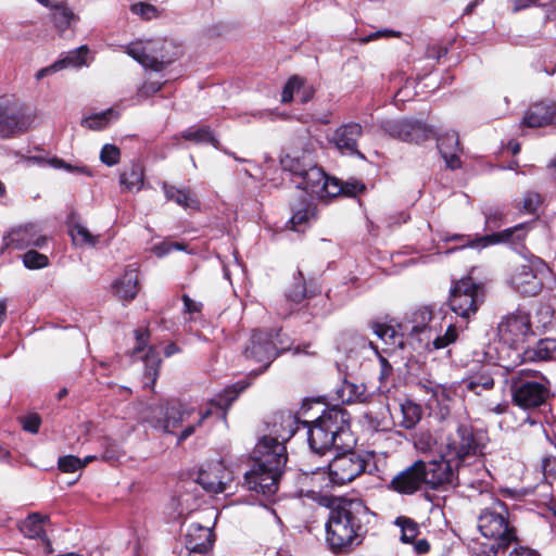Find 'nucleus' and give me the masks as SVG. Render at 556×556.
Masks as SVG:
<instances>
[{
  "label": "nucleus",
  "mask_w": 556,
  "mask_h": 556,
  "mask_svg": "<svg viewBox=\"0 0 556 556\" xmlns=\"http://www.w3.org/2000/svg\"><path fill=\"white\" fill-rule=\"evenodd\" d=\"M181 137L194 143H210L214 148L222 150L219 141L207 126H191L181 132Z\"/></svg>",
  "instance_id": "obj_38"
},
{
  "label": "nucleus",
  "mask_w": 556,
  "mask_h": 556,
  "mask_svg": "<svg viewBox=\"0 0 556 556\" xmlns=\"http://www.w3.org/2000/svg\"><path fill=\"white\" fill-rule=\"evenodd\" d=\"M381 129L390 137L408 143H422L433 136V130L425 123L413 119H387Z\"/></svg>",
  "instance_id": "obj_16"
},
{
  "label": "nucleus",
  "mask_w": 556,
  "mask_h": 556,
  "mask_svg": "<svg viewBox=\"0 0 556 556\" xmlns=\"http://www.w3.org/2000/svg\"><path fill=\"white\" fill-rule=\"evenodd\" d=\"M273 338V331L254 330L252 332L244 348L243 356L247 361L260 364V367L251 369L250 374L257 376L264 372L274 361L277 352Z\"/></svg>",
  "instance_id": "obj_14"
},
{
  "label": "nucleus",
  "mask_w": 556,
  "mask_h": 556,
  "mask_svg": "<svg viewBox=\"0 0 556 556\" xmlns=\"http://www.w3.org/2000/svg\"><path fill=\"white\" fill-rule=\"evenodd\" d=\"M47 243V238L39 233L35 225H25L12 229L3 237L0 253L5 249L23 250L28 247L42 248Z\"/></svg>",
  "instance_id": "obj_21"
},
{
  "label": "nucleus",
  "mask_w": 556,
  "mask_h": 556,
  "mask_svg": "<svg viewBox=\"0 0 556 556\" xmlns=\"http://www.w3.org/2000/svg\"><path fill=\"white\" fill-rule=\"evenodd\" d=\"M28 129V119L23 106L10 100L0 101V136L4 139Z\"/></svg>",
  "instance_id": "obj_19"
},
{
  "label": "nucleus",
  "mask_w": 556,
  "mask_h": 556,
  "mask_svg": "<svg viewBox=\"0 0 556 556\" xmlns=\"http://www.w3.org/2000/svg\"><path fill=\"white\" fill-rule=\"evenodd\" d=\"M363 136V127L358 123H346L338 127L331 138L330 142L341 152L350 155H364L358 151V139Z\"/></svg>",
  "instance_id": "obj_23"
},
{
  "label": "nucleus",
  "mask_w": 556,
  "mask_h": 556,
  "mask_svg": "<svg viewBox=\"0 0 556 556\" xmlns=\"http://www.w3.org/2000/svg\"><path fill=\"white\" fill-rule=\"evenodd\" d=\"M551 123H556V103H535L523 116V124L528 127H542Z\"/></svg>",
  "instance_id": "obj_30"
},
{
  "label": "nucleus",
  "mask_w": 556,
  "mask_h": 556,
  "mask_svg": "<svg viewBox=\"0 0 556 556\" xmlns=\"http://www.w3.org/2000/svg\"><path fill=\"white\" fill-rule=\"evenodd\" d=\"M48 520V516L41 515L40 513H33L21 521L18 529L25 538L39 539L49 545L50 541L43 529V523Z\"/></svg>",
  "instance_id": "obj_32"
},
{
  "label": "nucleus",
  "mask_w": 556,
  "mask_h": 556,
  "mask_svg": "<svg viewBox=\"0 0 556 556\" xmlns=\"http://www.w3.org/2000/svg\"><path fill=\"white\" fill-rule=\"evenodd\" d=\"M482 214L484 216V230L494 231L501 228L507 212L504 205L495 204L483 206Z\"/></svg>",
  "instance_id": "obj_39"
},
{
  "label": "nucleus",
  "mask_w": 556,
  "mask_h": 556,
  "mask_svg": "<svg viewBox=\"0 0 556 556\" xmlns=\"http://www.w3.org/2000/svg\"><path fill=\"white\" fill-rule=\"evenodd\" d=\"M119 185L123 191L138 192L144 185V167L138 161L125 165L119 173Z\"/></svg>",
  "instance_id": "obj_31"
},
{
  "label": "nucleus",
  "mask_w": 556,
  "mask_h": 556,
  "mask_svg": "<svg viewBox=\"0 0 556 556\" xmlns=\"http://www.w3.org/2000/svg\"><path fill=\"white\" fill-rule=\"evenodd\" d=\"M89 48L85 45L73 49L56 60V67L61 70L73 67L79 68L88 65Z\"/></svg>",
  "instance_id": "obj_37"
},
{
  "label": "nucleus",
  "mask_w": 556,
  "mask_h": 556,
  "mask_svg": "<svg viewBox=\"0 0 556 556\" xmlns=\"http://www.w3.org/2000/svg\"><path fill=\"white\" fill-rule=\"evenodd\" d=\"M437 144L447 168L455 170L462 167V161L459 159L462 148L457 132L451 131L439 136L437 138Z\"/></svg>",
  "instance_id": "obj_27"
},
{
  "label": "nucleus",
  "mask_w": 556,
  "mask_h": 556,
  "mask_svg": "<svg viewBox=\"0 0 556 556\" xmlns=\"http://www.w3.org/2000/svg\"><path fill=\"white\" fill-rule=\"evenodd\" d=\"M484 301V288L471 277L458 280L451 290L450 306L458 316L468 319Z\"/></svg>",
  "instance_id": "obj_12"
},
{
  "label": "nucleus",
  "mask_w": 556,
  "mask_h": 556,
  "mask_svg": "<svg viewBox=\"0 0 556 556\" xmlns=\"http://www.w3.org/2000/svg\"><path fill=\"white\" fill-rule=\"evenodd\" d=\"M231 480V472L220 462L210 464L207 468L200 469L195 478V482L204 491L214 494L226 491L227 484Z\"/></svg>",
  "instance_id": "obj_22"
},
{
  "label": "nucleus",
  "mask_w": 556,
  "mask_h": 556,
  "mask_svg": "<svg viewBox=\"0 0 556 556\" xmlns=\"http://www.w3.org/2000/svg\"><path fill=\"white\" fill-rule=\"evenodd\" d=\"M334 458L326 466L328 476L332 483L343 485L352 482L359 475L365 472L368 465L367 459L352 451V448L341 450Z\"/></svg>",
  "instance_id": "obj_13"
},
{
  "label": "nucleus",
  "mask_w": 556,
  "mask_h": 556,
  "mask_svg": "<svg viewBox=\"0 0 556 556\" xmlns=\"http://www.w3.org/2000/svg\"><path fill=\"white\" fill-rule=\"evenodd\" d=\"M292 216L286 224V230L290 229L304 233L311 223L317 218V207L307 194H300L298 200L290 204Z\"/></svg>",
  "instance_id": "obj_20"
},
{
  "label": "nucleus",
  "mask_w": 556,
  "mask_h": 556,
  "mask_svg": "<svg viewBox=\"0 0 556 556\" xmlns=\"http://www.w3.org/2000/svg\"><path fill=\"white\" fill-rule=\"evenodd\" d=\"M294 280L295 282L292 286V288H290L286 292L287 299H289L292 302L299 303L306 296H313L320 291L319 288L317 287H314L313 289H307L303 274L300 270L298 271V277H295Z\"/></svg>",
  "instance_id": "obj_44"
},
{
  "label": "nucleus",
  "mask_w": 556,
  "mask_h": 556,
  "mask_svg": "<svg viewBox=\"0 0 556 556\" xmlns=\"http://www.w3.org/2000/svg\"><path fill=\"white\" fill-rule=\"evenodd\" d=\"M424 460H415L410 466L396 472L387 484V489L400 495H413L424 489Z\"/></svg>",
  "instance_id": "obj_18"
},
{
  "label": "nucleus",
  "mask_w": 556,
  "mask_h": 556,
  "mask_svg": "<svg viewBox=\"0 0 556 556\" xmlns=\"http://www.w3.org/2000/svg\"><path fill=\"white\" fill-rule=\"evenodd\" d=\"M556 359V339L544 338L539 340L533 348H526L522 353H516L514 365L525 362Z\"/></svg>",
  "instance_id": "obj_26"
},
{
  "label": "nucleus",
  "mask_w": 556,
  "mask_h": 556,
  "mask_svg": "<svg viewBox=\"0 0 556 556\" xmlns=\"http://www.w3.org/2000/svg\"><path fill=\"white\" fill-rule=\"evenodd\" d=\"M248 383L239 381L236 384L225 389L223 394H219L210 402V407L200 413V417L197 424L186 427L178 437V441L181 442L192 435L195 429L200 427L205 419L216 414L218 417L226 420V410L238 397V395L248 388Z\"/></svg>",
  "instance_id": "obj_17"
},
{
  "label": "nucleus",
  "mask_w": 556,
  "mask_h": 556,
  "mask_svg": "<svg viewBox=\"0 0 556 556\" xmlns=\"http://www.w3.org/2000/svg\"><path fill=\"white\" fill-rule=\"evenodd\" d=\"M458 339V330L454 325H448L443 334L431 332V339L426 340L428 351L442 350L456 342Z\"/></svg>",
  "instance_id": "obj_41"
},
{
  "label": "nucleus",
  "mask_w": 556,
  "mask_h": 556,
  "mask_svg": "<svg viewBox=\"0 0 556 556\" xmlns=\"http://www.w3.org/2000/svg\"><path fill=\"white\" fill-rule=\"evenodd\" d=\"M447 53V49L445 47L439 45H432L427 48L426 56L428 59L435 60L439 62L442 58H444Z\"/></svg>",
  "instance_id": "obj_64"
},
{
  "label": "nucleus",
  "mask_w": 556,
  "mask_h": 556,
  "mask_svg": "<svg viewBox=\"0 0 556 556\" xmlns=\"http://www.w3.org/2000/svg\"><path fill=\"white\" fill-rule=\"evenodd\" d=\"M278 434L273 429L268 434H264L256 443L253 457V468L245 472L244 483L248 489L258 493L262 498L261 506L277 517L276 493L278 491Z\"/></svg>",
  "instance_id": "obj_2"
},
{
  "label": "nucleus",
  "mask_w": 556,
  "mask_h": 556,
  "mask_svg": "<svg viewBox=\"0 0 556 556\" xmlns=\"http://www.w3.org/2000/svg\"><path fill=\"white\" fill-rule=\"evenodd\" d=\"M187 551L207 553L213 546V532L210 527L191 523L185 535Z\"/></svg>",
  "instance_id": "obj_28"
},
{
  "label": "nucleus",
  "mask_w": 556,
  "mask_h": 556,
  "mask_svg": "<svg viewBox=\"0 0 556 556\" xmlns=\"http://www.w3.org/2000/svg\"><path fill=\"white\" fill-rule=\"evenodd\" d=\"M514 289L528 296L536 295L543 288L542 279L538 276V270L532 264H523L517 267L511 277Z\"/></svg>",
  "instance_id": "obj_25"
},
{
  "label": "nucleus",
  "mask_w": 556,
  "mask_h": 556,
  "mask_svg": "<svg viewBox=\"0 0 556 556\" xmlns=\"http://www.w3.org/2000/svg\"><path fill=\"white\" fill-rule=\"evenodd\" d=\"M162 85L160 81H146L138 88L137 96L143 99L149 98L160 91Z\"/></svg>",
  "instance_id": "obj_61"
},
{
  "label": "nucleus",
  "mask_w": 556,
  "mask_h": 556,
  "mask_svg": "<svg viewBox=\"0 0 556 556\" xmlns=\"http://www.w3.org/2000/svg\"><path fill=\"white\" fill-rule=\"evenodd\" d=\"M130 11L134 14L139 15L142 20H146V21H150V20L156 17V15H157L156 8L152 4L144 3V2L134 3L130 7Z\"/></svg>",
  "instance_id": "obj_56"
},
{
  "label": "nucleus",
  "mask_w": 556,
  "mask_h": 556,
  "mask_svg": "<svg viewBox=\"0 0 556 556\" xmlns=\"http://www.w3.org/2000/svg\"><path fill=\"white\" fill-rule=\"evenodd\" d=\"M41 418L38 414H29L22 418V427L25 431L37 433L39 431Z\"/></svg>",
  "instance_id": "obj_60"
},
{
  "label": "nucleus",
  "mask_w": 556,
  "mask_h": 556,
  "mask_svg": "<svg viewBox=\"0 0 556 556\" xmlns=\"http://www.w3.org/2000/svg\"><path fill=\"white\" fill-rule=\"evenodd\" d=\"M312 404H320L319 400L306 399L300 409L292 414L291 410L280 413V438L289 440L298 431L300 426L307 428V442L311 452L306 454L311 459L323 456L331 450L352 448L355 440L350 430L349 413L338 406L327 408L312 424L302 420Z\"/></svg>",
  "instance_id": "obj_1"
},
{
  "label": "nucleus",
  "mask_w": 556,
  "mask_h": 556,
  "mask_svg": "<svg viewBox=\"0 0 556 556\" xmlns=\"http://www.w3.org/2000/svg\"><path fill=\"white\" fill-rule=\"evenodd\" d=\"M23 264L29 269H40L48 266L49 260L45 254L29 250L23 255Z\"/></svg>",
  "instance_id": "obj_53"
},
{
  "label": "nucleus",
  "mask_w": 556,
  "mask_h": 556,
  "mask_svg": "<svg viewBox=\"0 0 556 556\" xmlns=\"http://www.w3.org/2000/svg\"><path fill=\"white\" fill-rule=\"evenodd\" d=\"M513 403L523 409L545 404L551 395L549 381L539 371L519 370L509 378Z\"/></svg>",
  "instance_id": "obj_7"
},
{
  "label": "nucleus",
  "mask_w": 556,
  "mask_h": 556,
  "mask_svg": "<svg viewBox=\"0 0 556 556\" xmlns=\"http://www.w3.org/2000/svg\"><path fill=\"white\" fill-rule=\"evenodd\" d=\"M175 203L184 208L200 210V201L188 189H184Z\"/></svg>",
  "instance_id": "obj_58"
},
{
  "label": "nucleus",
  "mask_w": 556,
  "mask_h": 556,
  "mask_svg": "<svg viewBox=\"0 0 556 556\" xmlns=\"http://www.w3.org/2000/svg\"><path fill=\"white\" fill-rule=\"evenodd\" d=\"M534 336L531 325V316L528 312L517 308L505 315L497 325V337L503 349L507 350L506 357L509 361L503 367H514L516 353L526 350L528 339Z\"/></svg>",
  "instance_id": "obj_8"
},
{
  "label": "nucleus",
  "mask_w": 556,
  "mask_h": 556,
  "mask_svg": "<svg viewBox=\"0 0 556 556\" xmlns=\"http://www.w3.org/2000/svg\"><path fill=\"white\" fill-rule=\"evenodd\" d=\"M320 190V199L325 197H336L340 193H343V185L340 184L337 179L329 177L327 174L321 184Z\"/></svg>",
  "instance_id": "obj_54"
},
{
  "label": "nucleus",
  "mask_w": 556,
  "mask_h": 556,
  "mask_svg": "<svg viewBox=\"0 0 556 556\" xmlns=\"http://www.w3.org/2000/svg\"><path fill=\"white\" fill-rule=\"evenodd\" d=\"M181 300L184 302V313L193 314L200 313L202 309V303L193 301L188 294H182Z\"/></svg>",
  "instance_id": "obj_63"
},
{
  "label": "nucleus",
  "mask_w": 556,
  "mask_h": 556,
  "mask_svg": "<svg viewBox=\"0 0 556 556\" xmlns=\"http://www.w3.org/2000/svg\"><path fill=\"white\" fill-rule=\"evenodd\" d=\"M369 509L361 500H340L326 522V541L331 551L345 552L362 542L367 532Z\"/></svg>",
  "instance_id": "obj_3"
},
{
  "label": "nucleus",
  "mask_w": 556,
  "mask_h": 556,
  "mask_svg": "<svg viewBox=\"0 0 556 556\" xmlns=\"http://www.w3.org/2000/svg\"><path fill=\"white\" fill-rule=\"evenodd\" d=\"M325 176L321 167L305 157L287 155L280 159V180L290 181L302 191L300 194H307L312 200L314 197H320Z\"/></svg>",
  "instance_id": "obj_9"
},
{
  "label": "nucleus",
  "mask_w": 556,
  "mask_h": 556,
  "mask_svg": "<svg viewBox=\"0 0 556 556\" xmlns=\"http://www.w3.org/2000/svg\"><path fill=\"white\" fill-rule=\"evenodd\" d=\"M121 152L114 144H104L100 152V160L108 166L116 165L119 162Z\"/></svg>",
  "instance_id": "obj_55"
},
{
  "label": "nucleus",
  "mask_w": 556,
  "mask_h": 556,
  "mask_svg": "<svg viewBox=\"0 0 556 556\" xmlns=\"http://www.w3.org/2000/svg\"><path fill=\"white\" fill-rule=\"evenodd\" d=\"M485 433L470 425L457 424L446 430L440 439V453L459 466L483 453Z\"/></svg>",
  "instance_id": "obj_5"
},
{
  "label": "nucleus",
  "mask_w": 556,
  "mask_h": 556,
  "mask_svg": "<svg viewBox=\"0 0 556 556\" xmlns=\"http://www.w3.org/2000/svg\"><path fill=\"white\" fill-rule=\"evenodd\" d=\"M50 8L52 9L53 24L60 31L66 30L78 21V16L64 3L50 4Z\"/></svg>",
  "instance_id": "obj_40"
},
{
  "label": "nucleus",
  "mask_w": 556,
  "mask_h": 556,
  "mask_svg": "<svg viewBox=\"0 0 556 556\" xmlns=\"http://www.w3.org/2000/svg\"><path fill=\"white\" fill-rule=\"evenodd\" d=\"M531 227H532V223H521L514 227L506 228L502 231L483 235V236L479 237V239L477 241H475V244L482 245L483 249L489 245H495V244H501V243H510L511 244V243H515L514 236L516 232H518V230H520L522 228H531Z\"/></svg>",
  "instance_id": "obj_35"
},
{
  "label": "nucleus",
  "mask_w": 556,
  "mask_h": 556,
  "mask_svg": "<svg viewBox=\"0 0 556 556\" xmlns=\"http://www.w3.org/2000/svg\"><path fill=\"white\" fill-rule=\"evenodd\" d=\"M70 235L75 245L94 247L99 237L92 235L86 226L80 223H74L70 226Z\"/></svg>",
  "instance_id": "obj_45"
},
{
  "label": "nucleus",
  "mask_w": 556,
  "mask_h": 556,
  "mask_svg": "<svg viewBox=\"0 0 556 556\" xmlns=\"http://www.w3.org/2000/svg\"><path fill=\"white\" fill-rule=\"evenodd\" d=\"M144 366H146V377L151 379V383L153 384L157 375L159 367L161 364V358L159 352L155 348L150 346L143 357Z\"/></svg>",
  "instance_id": "obj_49"
},
{
  "label": "nucleus",
  "mask_w": 556,
  "mask_h": 556,
  "mask_svg": "<svg viewBox=\"0 0 556 556\" xmlns=\"http://www.w3.org/2000/svg\"><path fill=\"white\" fill-rule=\"evenodd\" d=\"M280 486L283 489L285 497H301L304 494L314 492L312 486L313 476L325 469V465H315L311 458L304 455L300 463L289 457L286 446L280 444Z\"/></svg>",
  "instance_id": "obj_6"
},
{
  "label": "nucleus",
  "mask_w": 556,
  "mask_h": 556,
  "mask_svg": "<svg viewBox=\"0 0 556 556\" xmlns=\"http://www.w3.org/2000/svg\"><path fill=\"white\" fill-rule=\"evenodd\" d=\"M451 458L443 457L431 462H424L425 482L431 489L456 488L460 484L472 485V482L466 479V466L453 465Z\"/></svg>",
  "instance_id": "obj_11"
},
{
  "label": "nucleus",
  "mask_w": 556,
  "mask_h": 556,
  "mask_svg": "<svg viewBox=\"0 0 556 556\" xmlns=\"http://www.w3.org/2000/svg\"><path fill=\"white\" fill-rule=\"evenodd\" d=\"M402 420L400 426L404 429H413L421 419V406L412 402L405 401L401 404Z\"/></svg>",
  "instance_id": "obj_43"
},
{
  "label": "nucleus",
  "mask_w": 556,
  "mask_h": 556,
  "mask_svg": "<svg viewBox=\"0 0 556 556\" xmlns=\"http://www.w3.org/2000/svg\"><path fill=\"white\" fill-rule=\"evenodd\" d=\"M114 292L126 301L134 300L139 291L137 269H127L124 275L113 282Z\"/></svg>",
  "instance_id": "obj_33"
},
{
  "label": "nucleus",
  "mask_w": 556,
  "mask_h": 556,
  "mask_svg": "<svg viewBox=\"0 0 556 556\" xmlns=\"http://www.w3.org/2000/svg\"><path fill=\"white\" fill-rule=\"evenodd\" d=\"M494 370L482 366L477 371L469 374L460 381V389L465 395L473 394L482 396L495 387Z\"/></svg>",
  "instance_id": "obj_24"
},
{
  "label": "nucleus",
  "mask_w": 556,
  "mask_h": 556,
  "mask_svg": "<svg viewBox=\"0 0 556 556\" xmlns=\"http://www.w3.org/2000/svg\"><path fill=\"white\" fill-rule=\"evenodd\" d=\"M339 399L346 404L359 402L365 403L369 400L370 394L364 383H354L344 379L341 387L337 391Z\"/></svg>",
  "instance_id": "obj_36"
},
{
  "label": "nucleus",
  "mask_w": 556,
  "mask_h": 556,
  "mask_svg": "<svg viewBox=\"0 0 556 556\" xmlns=\"http://www.w3.org/2000/svg\"><path fill=\"white\" fill-rule=\"evenodd\" d=\"M343 193L354 197L365 190V185L358 180L346 181L343 184Z\"/></svg>",
  "instance_id": "obj_62"
},
{
  "label": "nucleus",
  "mask_w": 556,
  "mask_h": 556,
  "mask_svg": "<svg viewBox=\"0 0 556 556\" xmlns=\"http://www.w3.org/2000/svg\"><path fill=\"white\" fill-rule=\"evenodd\" d=\"M401 528V541L410 543L419 533L418 525L410 518L399 517L395 521Z\"/></svg>",
  "instance_id": "obj_50"
},
{
  "label": "nucleus",
  "mask_w": 556,
  "mask_h": 556,
  "mask_svg": "<svg viewBox=\"0 0 556 556\" xmlns=\"http://www.w3.org/2000/svg\"><path fill=\"white\" fill-rule=\"evenodd\" d=\"M541 467L545 481L552 484L556 479V457L552 455L544 456Z\"/></svg>",
  "instance_id": "obj_57"
},
{
  "label": "nucleus",
  "mask_w": 556,
  "mask_h": 556,
  "mask_svg": "<svg viewBox=\"0 0 556 556\" xmlns=\"http://www.w3.org/2000/svg\"><path fill=\"white\" fill-rule=\"evenodd\" d=\"M542 204V197L535 191H527L517 207L526 214H535Z\"/></svg>",
  "instance_id": "obj_51"
},
{
  "label": "nucleus",
  "mask_w": 556,
  "mask_h": 556,
  "mask_svg": "<svg viewBox=\"0 0 556 556\" xmlns=\"http://www.w3.org/2000/svg\"><path fill=\"white\" fill-rule=\"evenodd\" d=\"M371 327L374 333L386 344L400 346L403 344L399 333L393 327L380 323H374Z\"/></svg>",
  "instance_id": "obj_48"
},
{
  "label": "nucleus",
  "mask_w": 556,
  "mask_h": 556,
  "mask_svg": "<svg viewBox=\"0 0 556 556\" xmlns=\"http://www.w3.org/2000/svg\"><path fill=\"white\" fill-rule=\"evenodd\" d=\"M479 235H476L475 238H471L467 235H453L445 238V241H456L459 242V247L457 249L471 248V249H483L482 245H476L475 241L479 239Z\"/></svg>",
  "instance_id": "obj_59"
},
{
  "label": "nucleus",
  "mask_w": 556,
  "mask_h": 556,
  "mask_svg": "<svg viewBox=\"0 0 556 556\" xmlns=\"http://www.w3.org/2000/svg\"><path fill=\"white\" fill-rule=\"evenodd\" d=\"M433 319V313L430 307L424 306L416 309L413 313L412 318V327L410 334L413 336H424V338H419L420 341L431 339V332H433V328L430 326V323Z\"/></svg>",
  "instance_id": "obj_34"
},
{
  "label": "nucleus",
  "mask_w": 556,
  "mask_h": 556,
  "mask_svg": "<svg viewBox=\"0 0 556 556\" xmlns=\"http://www.w3.org/2000/svg\"><path fill=\"white\" fill-rule=\"evenodd\" d=\"M118 117L119 112L110 108L103 112L96 113L88 117H85L81 122V125L92 130H101L105 128L111 121L117 119Z\"/></svg>",
  "instance_id": "obj_42"
},
{
  "label": "nucleus",
  "mask_w": 556,
  "mask_h": 556,
  "mask_svg": "<svg viewBox=\"0 0 556 556\" xmlns=\"http://www.w3.org/2000/svg\"><path fill=\"white\" fill-rule=\"evenodd\" d=\"M96 456H86L84 459H80L74 455H65L59 458L58 467L63 472H75L78 469H81L91 460H93Z\"/></svg>",
  "instance_id": "obj_47"
},
{
  "label": "nucleus",
  "mask_w": 556,
  "mask_h": 556,
  "mask_svg": "<svg viewBox=\"0 0 556 556\" xmlns=\"http://www.w3.org/2000/svg\"><path fill=\"white\" fill-rule=\"evenodd\" d=\"M126 53L142 66L160 72L180 56L181 49L173 40L159 38L131 42Z\"/></svg>",
  "instance_id": "obj_10"
},
{
  "label": "nucleus",
  "mask_w": 556,
  "mask_h": 556,
  "mask_svg": "<svg viewBox=\"0 0 556 556\" xmlns=\"http://www.w3.org/2000/svg\"><path fill=\"white\" fill-rule=\"evenodd\" d=\"M124 455L125 452L118 443L112 441L111 439H104L103 453L101 456L104 462H118Z\"/></svg>",
  "instance_id": "obj_52"
},
{
  "label": "nucleus",
  "mask_w": 556,
  "mask_h": 556,
  "mask_svg": "<svg viewBox=\"0 0 556 556\" xmlns=\"http://www.w3.org/2000/svg\"><path fill=\"white\" fill-rule=\"evenodd\" d=\"M191 412L179 402L172 401L149 407L143 420L156 430L172 433V430L177 428Z\"/></svg>",
  "instance_id": "obj_15"
},
{
  "label": "nucleus",
  "mask_w": 556,
  "mask_h": 556,
  "mask_svg": "<svg viewBox=\"0 0 556 556\" xmlns=\"http://www.w3.org/2000/svg\"><path fill=\"white\" fill-rule=\"evenodd\" d=\"M314 96V89L305 85L302 77L293 75L285 84L280 97L281 103L298 102L301 104L307 103Z\"/></svg>",
  "instance_id": "obj_29"
},
{
  "label": "nucleus",
  "mask_w": 556,
  "mask_h": 556,
  "mask_svg": "<svg viewBox=\"0 0 556 556\" xmlns=\"http://www.w3.org/2000/svg\"><path fill=\"white\" fill-rule=\"evenodd\" d=\"M478 529L485 539L491 541L488 551H483L486 556L504 553L517 541L516 529L508 520L506 504L500 500L481 510L478 517Z\"/></svg>",
  "instance_id": "obj_4"
},
{
  "label": "nucleus",
  "mask_w": 556,
  "mask_h": 556,
  "mask_svg": "<svg viewBox=\"0 0 556 556\" xmlns=\"http://www.w3.org/2000/svg\"><path fill=\"white\" fill-rule=\"evenodd\" d=\"M170 506L175 511L174 518H182L197 508L195 498H191L189 494H180L172 500Z\"/></svg>",
  "instance_id": "obj_46"
}]
</instances>
